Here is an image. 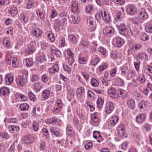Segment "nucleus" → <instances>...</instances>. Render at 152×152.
Segmentation results:
<instances>
[{
    "label": "nucleus",
    "instance_id": "1",
    "mask_svg": "<svg viewBox=\"0 0 152 152\" xmlns=\"http://www.w3.org/2000/svg\"><path fill=\"white\" fill-rule=\"evenodd\" d=\"M21 75H18L16 78L15 81L18 86H23L26 82L28 73L27 71L23 70L21 71Z\"/></svg>",
    "mask_w": 152,
    "mask_h": 152
},
{
    "label": "nucleus",
    "instance_id": "2",
    "mask_svg": "<svg viewBox=\"0 0 152 152\" xmlns=\"http://www.w3.org/2000/svg\"><path fill=\"white\" fill-rule=\"evenodd\" d=\"M119 33L122 35L128 36H131L133 35V33L131 29L127 28H126L125 25L123 23H121L119 27Z\"/></svg>",
    "mask_w": 152,
    "mask_h": 152
},
{
    "label": "nucleus",
    "instance_id": "3",
    "mask_svg": "<svg viewBox=\"0 0 152 152\" xmlns=\"http://www.w3.org/2000/svg\"><path fill=\"white\" fill-rule=\"evenodd\" d=\"M87 22L89 25V27L91 30L92 31L95 30L96 27V20L94 18L91 17L88 18Z\"/></svg>",
    "mask_w": 152,
    "mask_h": 152
},
{
    "label": "nucleus",
    "instance_id": "4",
    "mask_svg": "<svg viewBox=\"0 0 152 152\" xmlns=\"http://www.w3.org/2000/svg\"><path fill=\"white\" fill-rule=\"evenodd\" d=\"M104 34L107 36H111L114 33L115 30L112 27L108 26L106 27L103 30Z\"/></svg>",
    "mask_w": 152,
    "mask_h": 152
},
{
    "label": "nucleus",
    "instance_id": "5",
    "mask_svg": "<svg viewBox=\"0 0 152 152\" xmlns=\"http://www.w3.org/2000/svg\"><path fill=\"white\" fill-rule=\"evenodd\" d=\"M137 8L133 5H129L127 6L126 12L130 15H134L137 12Z\"/></svg>",
    "mask_w": 152,
    "mask_h": 152
},
{
    "label": "nucleus",
    "instance_id": "6",
    "mask_svg": "<svg viewBox=\"0 0 152 152\" xmlns=\"http://www.w3.org/2000/svg\"><path fill=\"white\" fill-rule=\"evenodd\" d=\"M85 91L84 88L83 87H80L78 88L76 90V94L77 96V99L78 100H81L83 96L85 94Z\"/></svg>",
    "mask_w": 152,
    "mask_h": 152
},
{
    "label": "nucleus",
    "instance_id": "7",
    "mask_svg": "<svg viewBox=\"0 0 152 152\" xmlns=\"http://www.w3.org/2000/svg\"><path fill=\"white\" fill-rule=\"evenodd\" d=\"M108 94L110 97L113 98H116L118 96L115 89L112 87L108 89Z\"/></svg>",
    "mask_w": 152,
    "mask_h": 152
},
{
    "label": "nucleus",
    "instance_id": "8",
    "mask_svg": "<svg viewBox=\"0 0 152 152\" xmlns=\"http://www.w3.org/2000/svg\"><path fill=\"white\" fill-rule=\"evenodd\" d=\"M114 107L113 103L109 102L107 103L105 107V112L107 114L110 113L113 110Z\"/></svg>",
    "mask_w": 152,
    "mask_h": 152
},
{
    "label": "nucleus",
    "instance_id": "9",
    "mask_svg": "<svg viewBox=\"0 0 152 152\" xmlns=\"http://www.w3.org/2000/svg\"><path fill=\"white\" fill-rule=\"evenodd\" d=\"M120 70L121 74L124 76H128L130 74L129 70L127 66H123L120 67Z\"/></svg>",
    "mask_w": 152,
    "mask_h": 152
},
{
    "label": "nucleus",
    "instance_id": "10",
    "mask_svg": "<svg viewBox=\"0 0 152 152\" xmlns=\"http://www.w3.org/2000/svg\"><path fill=\"white\" fill-rule=\"evenodd\" d=\"M138 16L140 19H145L148 17V15L144 9H142L139 12Z\"/></svg>",
    "mask_w": 152,
    "mask_h": 152
},
{
    "label": "nucleus",
    "instance_id": "11",
    "mask_svg": "<svg viewBox=\"0 0 152 152\" xmlns=\"http://www.w3.org/2000/svg\"><path fill=\"white\" fill-rule=\"evenodd\" d=\"M137 57L140 60L146 61L148 60V56L145 53L140 52L137 54Z\"/></svg>",
    "mask_w": 152,
    "mask_h": 152
},
{
    "label": "nucleus",
    "instance_id": "12",
    "mask_svg": "<svg viewBox=\"0 0 152 152\" xmlns=\"http://www.w3.org/2000/svg\"><path fill=\"white\" fill-rule=\"evenodd\" d=\"M146 115L145 113H140L136 117V121L138 123L143 122L146 119Z\"/></svg>",
    "mask_w": 152,
    "mask_h": 152
},
{
    "label": "nucleus",
    "instance_id": "13",
    "mask_svg": "<svg viewBox=\"0 0 152 152\" xmlns=\"http://www.w3.org/2000/svg\"><path fill=\"white\" fill-rule=\"evenodd\" d=\"M13 81V76L10 74H7L5 77V83L6 85H10Z\"/></svg>",
    "mask_w": 152,
    "mask_h": 152
},
{
    "label": "nucleus",
    "instance_id": "14",
    "mask_svg": "<svg viewBox=\"0 0 152 152\" xmlns=\"http://www.w3.org/2000/svg\"><path fill=\"white\" fill-rule=\"evenodd\" d=\"M78 2L76 1H74L72 4L71 9L73 12L77 14L79 13Z\"/></svg>",
    "mask_w": 152,
    "mask_h": 152
},
{
    "label": "nucleus",
    "instance_id": "15",
    "mask_svg": "<svg viewBox=\"0 0 152 152\" xmlns=\"http://www.w3.org/2000/svg\"><path fill=\"white\" fill-rule=\"evenodd\" d=\"M11 132L15 133L18 132L20 129L19 126L15 125H10L8 127Z\"/></svg>",
    "mask_w": 152,
    "mask_h": 152
},
{
    "label": "nucleus",
    "instance_id": "16",
    "mask_svg": "<svg viewBox=\"0 0 152 152\" xmlns=\"http://www.w3.org/2000/svg\"><path fill=\"white\" fill-rule=\"evenodd\" d=\"M102 19L106 23H108L110 21V18L108 12L104 11L103 12Z\"/></svg>",
    "mask_w": 152,
    "mask_h": 152
},
{
    "label": "nucleus",
    "instance_id": "17",
    "mask_svg": "<svg viewBox=\"0 0 152 152\" xmlns=\"http://www.w3.org/2000/svg\"><path fill=\"white\" fill-rule=\"evenodd\" d=\"M10 93V90L8 88L3 87L0 89V95L3 96L7 95Z\"/></svg>",
    "mask_w": 152,
    "mask_h": 152
},
{
    "label": "nucleus",
    "instance_id": "18",
    "mask_svg": "<svg viewBox=\"0 0 152 152\" xmlns=\"http://www.w3.org/2000/svg\"><path fill=\"white\" fill-rule=\"evenodd\" d=\"M115 39L116 45L118 47H121L124 43V39L120 37H116Z\"/></svg>",
    "mask_w": 152,
    "mask_h": 152
},
{
    "label": "nucleus",
    "instance_id": "19",
    "mask_svg": "<svg viewBox=\"0 0 152 152\" xmlns=\"http://www.w3.org/2000/svg\"><path fill=\"white\" fill-rule=\"evenodd\" d=\"M60 20L59 19H56L54 23V28L56 31H58L60 30V27L61 26V24Z\"/></svg>",
    "mask_w": 152,
    "mask_h": 152
},
{
    "label": "nucleus",
    "instance_id": "20",
    "mask_svg": "<svg viewBox=\"0 0 152 152\" xmlns=\"http://www.w3.org/2000/svg\"><path fill=\"white\" fill-rule=\"evenodd\" d=\"M41 30L37 28L33 29V34L36 37H39L41 36L42 34Z\"/></svg>",
    "mask_w": 152,
    "mask_h": 152
},
{
    "label": "nucleus",
    "instance_id": "21",
    "mask_svg": "<svg viewBox=\"0 0 152 152\" xmlns=\"http://www.w3.org/2000/svg\"><path fill=\"white\" fill-rule=\"evenodd\" d=\"M127 104L129 107L132 109H134L135 107V102L133 99H129L127 100Z\"/></svg>",
    "mask_w": 152,
    "mask_h": 152
},
{
    "label": "nucleus",
    "instance_id": "22",
    "mask_svg": "<svg viewBox=\"0 0 152 152\" xmlns=\"http://www.w3.org/2000/svg\"><path fill=\"white\" fill-rule=\"evenodd\" d=\"M42 96L45 99H48L50 96V91L47 89L44 90L42 92Z\"/></svg>",
    "mask_w": 152,
    "mask_h": 152
},
{
    "label": "nucleus",
    "instance_id": "23",
    "mask_svg": "<svg viewBox=\"0 0 152 152\" xmlns=\"http://www.w3.org/2000/svg\"><path fill=\"white\" fill-rule=\"evenodd\" d=\"M59 70V66L57 64H55L53 66L50 68L49 70V72L52 74H54L56 72H58Z\"/></svg>",
    "mask_w": 152,
    "mask_h": 152
},
{
    "label": "nucleus",
    "instance_id": "24",
    "mask_svg": "<svg viewBox=\"0 0 152 152\" xmlns=\"http://www.w3.org/2000/svg\"><path fill=\"white\" fill-rule=\"evenodd\" d=\"M115 82L116 85L119 86H122L124 84L123 80L118 77H117L115 79Z\"/></svg>",
    "mask_w": 152,
    "mask_h": 152
},
{
    "label": "nucleus",
    "instance_id": "25",
    "mask_svg": "<svg viewBox=\"0 0 152 152\" xmlns=\"http://www.w3.org/2000/svg\"><path fill=\"white\" fill-rule=\"evenodd\" d=\"M91 85L94 87H97L99 86L98 81L94 78H92L90 80Z\"/></svg>",
    "mask_w": 152,
    "mask_h": 152
},
{
    "label": "nucleus",
    "instance_id": "26",
    "mask_svg": "<svg viewBox=\"0 0 152 152\" xmlns=\"http://www.w3.org/2000/svg\"><path fill=\"white\" fill-rule=\"evenodd\" d=\"M104 103L103 99L99 97L96 102L97 106L98 108H101L102 107Z\"/></svg>",
    "mask_w": 152,
    "mask_h": 152
},
{
    "label": "nucleus",
    "instance_id": "27",
    "mask_svg": "<svg viewBox=\"0 0 152 152\" xmlns=\"http://www.w3.org/2000/svg\"><path fill=\"white\" fill-rule=\"evenodd\" d=\"M118 120V116L116 115L113 116L110 120V124L111 125L114 126L117 122Z\"/></svg>",
    "mask_w": 152,
    "mask_h": 152
},
{
    "label": "nucleus",
    "instance_id": "28",
    "mask_svg": "<svg viewBox=\"0 0 152 152\" xmlns=\"http://www.w3.org/2000/svg\"><path fill=\"white\" fill-rule=\"evenodd\" d=\"M24 142L26 144L31 143L33 142V139L31 135L25 137L24 138Z\"/></svg>",
    "mask_w": 152,
    "mask_h": 152
},
{
    "label": "nucleus",
    "instance_id": "29",
    "mask_svg": "<svg viewBox=\"0 0 152 152\" xmlns=\"http://www.w3.org/2000/svg\"><path fill=\"white\" fill-rule=\"evenodd\" d=\"M118 132L120 133V135L123 136L125 134L124 126L123 125H119L117 128Z\"/></svg>",
    "mask_w": 152,
    "mask_h": 152
},
{
    "label": "nucleus",
    "instance_id": "30",
    "mask_svg": "<svg viewBox=\"0 0 152 152\" xmlns=\"http://www.w3.org/2000/svg\"><path fill=\"white\" fill-rule=\"evenodd\" d=\"M142 47V45L140 44H136L134 45L130 49L131 51H134L136 50H140Z\"/></svg>",
    "mask_w": 152,
    "mask_h": 152
},
{
    "label": "nucleus",
    "instance_id": "31",
    "mask_svg": "<svg viewBox=\"0 0 152 152\" xmlns=\"http://www.w3.org/2000/svg\"><path fill=\"white\" fill-rule=\"evenodd\" d=\"M20 109L22 111H26L29 108V105L27 103L21 104L20 106Z\"/></svg>",
    "mask_w": 152,
    "mask_h": 152
},
{
    "label": "nucleus",
    "instance_id": "32",
    "mask_svg": "<svg viewBox=\"0 0 152 152\" xmlns=\"http://www.w3.org/2000/svg\"><path fill=\"white\" fill-rule=\"evenodd\" d=\"M42 83L39 82L36 83L34 85V87L37 91H39L42 88Z\"/></svg>",
    "mask_w": 152,
    "mask_h": 152
},
{
    "label": "nucleus",
    "instance_id": "33",
    "mask_svg": "<svg viewBox=\"0 0 152 152\" xmlns=\"http://www.w3.org/2000/svg\"><path fill=\"white\" fill-rule=\"evenodd\" d=\"M88 95L91 101H93L95 99V96L94 93L91 91H88Z\"/></svg>",
    "mask_w": 152,
    "mask_h": 152
},
{
    "label": "nucleus",
    "instance_id": "34",
    "mask_svg": "<svg viewBox=\"0 0 152 152\" xmlns=\"http://www.w3.org/2000/svg\"><path fill=\"white\" fill-rule=\"evenodd\" d=\"M94 59L91 61V63L92 65H96L99 61L100 59L97 56H94Z\"/></svg>",
    "mask_w": 152,
    "mask_h": 152
},
{
    "label": "nucleus",
    "instance_id": "35",
    "mask_svg": "<svg viewBox=\"0 0 152 152\" xmlns=\"http://www.w3.org/2000/svg\"><path fill=\"white\" fill-rule=\"evenodd\" d=\"M20 18L21 20H23L25 23H27L28 22L29 18L28 17L24 14H22L20 15Z\"/></svg>",
    "mask_w": 152,
    "mask_h": 152
},
{
    "label": "nucleus",
    "instance_id": "36",
    "mask_svg": "<svg viewBox=\"0 0 152 152\" xmlns=\"http://www.w3.org/2000/svg\"><path fill=\"white\" fill-rule=\"evenodd\" d=\"M12 66L13 68H16L18 65V59L16 57H14L12 60Z\"/></svg>",
    "mask_w": 152,
    "mask_h": 152
},
{
    "label": "nucleus",
    "instance_id": "37",
    "mask_svg": "<svg viewBox=\"0 0 152 152\" xmlns=\"http://www.w3.org/2000/svg\"><path fill=\"white\" fill-rule=\"evenodd\" d=\"M24 63L25 64L27 67H29L32 66L33 62L31 61L29 59L27 58L24 61Z\"/></svg>",
    "mask_w": 152,
    "mask_h": 152
},
{
    "label": "nucleus",
    "instance_id": "38",
    "mask_svg": "<svg viewBox=\"0 0 152 152\" xmlns=\"http://www.w3.org/2000/svg\"><path fill=\"white\" fill-rule=\"evenodd\" d=\"M140 38L141 40L143 41H146L149 39V36L145 33H142L140 36Z\"/></svg>",
    "mask_w": 152,
    "mask_h": 152
},
{
    "label": "nucleus",
    "instance_id": "39",
    "mask_svg": "<svg viewBox=\"0 0 152 152\" xmlns=\"http://www.w3.org/2000/svg\"><path fill=\"white\" fill-rule=\"evenodd\" d=\"M122 18L121 16V13L120 12H118L114 19V20L116 22L120 21Z\"/></svg>",
    "mask_w": 152,
    "mask_h": 152
},
{
    "label": "nucleus",
    "instance_id": "40",
    "mask_svg": "<svg viewBox=\"0 0 152 152\" xmlns=\"http://www.w3.org/2000/svg\"><path fill=\"white\" fill-rule=\"evenodd\" d=\"M69 40L74 44H76L77 40L76 37L73 35H70L68 37Z\"/></svg>",
    "mask_w": 152,
    "mask_h": 152
},
{
    "label": "nucleus",
    "instance_id": "41",
    "mask_svg": "<svg viewBox=\"0 0 152 152\" xmlns=\"http://www.w3.org/2000/svg\"><path fill=\"white\" fill-rule=\"evenodd\" d=\"M119 94L121 97L124 98L127 95V92L125 90L121 89L119 90Z\"/></svg>",
    "mask_w": 152,
    "mask_h": 152
},
{
    "label": "nucleus",
    "instance_id": "42",
    "mask_svg": "<svg viewBox=\"0 0 152 152\" xmlns=\"http://www.w3.org/2000/svg\"><path fill=\"white\" fill-rule=\"evenodd\" d=\"M39 123L37 121H34L33 122L32 126L33 129L34 131H37L39 129Z\"/></svg>",
    "mask_w": 152,
    "mask_h": 152
},
{
    "label": "nucleus",
    "instance_id": "43",
    "mask_svg": "<svg viewBox=\"0 0 152 152\" xmlns=\"http://www.w3.org/2000/svg\"><path fill=\"white\" fill-rule=\"evenodd\" d=\"M147 102L144 101H141L139 104V107L140 110L143 109H145L146 107V104Z\"/></svg>",
    "mask_w": 152,
    "mask_h": 152
},
{
    "label": "nucleus",
    "instance_id": "44",
    "mask_svg": "<svg viewBox=\"0 0 152 152\" xmlns=\"http://www.w3.org/2000/svg\"><path fill=\"white\" fill-rule=\"evenodd\" d=\"M100 132L99 131H94L93 132V137L95 138H101L102 139V137L100 135Z\"/></svg>",
    "mask_w": 152,
    "mask_h": 152
},
{
    "label": "nucleus",
    "instance_id": "45",
    "mask_svg": "<svg viewBox=\"0 0 152 152\" xmlns=\"http://www.w3.org/2000/svg\"><path fill=\"white\" fill-rule=\"evenodd\" d=\"M117 71V68L115 67L113 68L110 71V74L111 77H113L115 76Z\"/></svg>",
    "mask_w": 152,
    "mask_h": 152
},
{
    "label": "nucleus",
    "instance_id": "46",
    "mask_svg": "<svg viewBox=\"0 0 152 152\" xmlns=\"http://www.w3.org/2000/svg\"><path fill=\"white\" fill-rule=\"evenodd\" d=\"M28 95L29 99L31 100L34 101L36 100V97L35 96L32 92H28Z\"/></svg>",
    "mask_w": 152,
    "mask_h": 152
},
{
    "label": "nucleus",
    "instance_id": "47",
    "mask_svg": "<svg viewBox=\"0 0 152 152\" xmlns=\"http://www.w3.org/2000/svg\"><path fill=\"white\" fill-rule=\"evenodd\" d=\"M10 13L13 14V16L15 15L18 13L17 8L15 7H12L9 10Z\"/></svg>",
    "mask_w": 152,
    "mask_h": 152
},
{
    "label": "nucleus",
    "instance_id": "48",
    "mask_svg": "<svg viewBox=\"0 0 152 152\" xmlns=\"http://www.w3.org/2000/svg\"><path fill=\"white\" fill-rule=\"evenodd\" d=\"M81 75L86 81H88L89 80L90 76L89 74L86 72H81Z\"/></svg>",
    "mask_w": 152,
    "mask_h": 152
},
{
    "label": "nucleus",
    "instance_id": "49",
    "mask_svg": "<svg viewBox=\"0 0 152 152\" xmlns=\"http://www.w3.org/2000/svg\"><path fill=\"white\" fill-rule=\"evenodd\" d=\"M38 61L41 62H43L45 61L46 58H45V55L43 54L39 56L37 58Z\"/></svg>",
    "mask_w": 152,
    "mask_h": 152
},
{
    "label": "nucleus",
    "instance_id": "50",
    "mask_svg": "<svg viewBox=\"0 0 152 152\" xmlns=\"http://www.w3.org/2000/svg\"><path fill=\"white\" fill-rule=\"evenodd\" d=\"M78 61L79 63L82 64H86L87 62L86 58L82 57H79Z\"/></svg>",
    "mask_w": 152,
    "mask_h": 152
},
{
    "label": "nucleus",
    "instance_id": "51",
    "mask_svg": "<svg viewBox=\"0 0 152 152\" xmlns=\"http://www.w3.org/2000/svg\"><path fill=\"white\" fill-rule=\"evenodd\" d=\"M134 64L136 70L138 71L140 69V61L139 60H137L134 62Z\"/></svg>",
    "mask_w": 152,
    "mask_h": 152
},
{
    "label": "nucleus",
    "instance_id": "52",
    "mask_svg": "<svg viewBox=\"0 0 152 152\" xmlns=\"http://www.w3.org/2000/svg\"><path fill=\"white\" fill-rule=\"evenodd\" d=\"M50 131L52 133L56 136H58L60 134L59 131L55 130L53 127H51L50 128Z\"/></svg>",
    "mask_w": 152,
    "mask_h": 152
},
{
    "label": "nucleus",
    "instance_id": "53",
    "mask_svg": "<svg viewBox=\"0 0 152 152\" xmlns=\"http://www.w3.org/2000/svg\"><path fill=\"white\" fill-rule=\"evenodd\" d=\"M3 44L4 47L7 48L10 45V40L9 39H5L3 41Z\"/></svg>",
    "mask_w": 152,
    "mask_h": 152
},
{
    "label": "nucleus",
    "instance_id": "54",
    "mask_svg": "<svg viewBox=\"0 0 152 152\" xmlns=\"http://www.w3.org/2000/svg\"><path fill=\"white\" fill-rule=\"evenodd\" d=\"M48 75L46 74L43 75L41 76V80L44 83H46L48 80Z\"/></svg>",
    "mask_w": 152,
    "mask_h": 152
},
{
    "label": "nucleus",
    "instance_id": "55",
    "mask_svg": "<svg viewBox=\"0 0 152 152\" xmlns=\"http://www.w3.org/2000/svg\"><path fill=\"white\" fill-rule=\"evenodd\" d=\"M48 39L52 42L54 41L55 38L54 34L51 32H50L48 35Z\"/></svg>",
    "mask_w": 152,
    "mask_h": 152
},
{
    "label": "nucleus",
    "instance_id": "56",
    "mask_svg": "<svg viewBox=\"0 0 152 152\" xmlns=\"http://www.w3.org/2000/svg\"><path fill=\"white\" fill-rule=\"evenodd\" d=\"M37 13V14H38V13H39V15H38V16L40 18L42 19L44 18L45 13L44 11L42 10V11H40L38 10Z\"/></svg>",
    "mask_w": 152,
    "mask_h": 152
},
{
    "label": "nucleus",
    "instance_id": "57",
    "mask_svg": "<svg viewBox=\"0 0 152 152\" xmlns=\"http://www.w3.org/2000/svg\"><path fill=\"white\" fill-rule=\"evenodd\" d=\"M91 118L94 122H97L99 121V118L96 116V113H94L91 116Z\"/></svg>",
    "mask_w": 152,
    "mask_h": 152
},
{
    "label": "nucleus",
    "instance_id": "58",
    "mask_svg": "<svg viewBox=\"0 0 152 152\" xmlns=\"http://www.w3.org/2000/svg\"><path fill=\"white\" fill-rule=\"evenodd\" d=\"M145 29L146 31L148 33H152V24L145 26Z\"/></svg>",
    "mask_w": 152,
    "mask_h": 152
},
{
    "label": "nucleus",
    "instance_id": "59",
    "mask_svg": "<svg viewBox=\"0 0 152 152\" xmlns=\"http://www.w3.org/2000/svg\"><path fill=\"white\" fill-rule=\"evenodd\" d=\"M93 7L92 5L91 4L87 6L86 9V12L88 13H91Z\"/></svg>",
    "mask_w": 152,
    "mask_h": 152
},
{
    "label": "nucleus",
    "instance_id": "60",
    "mask_svg": "<svg viewBox=\"0 0 152 152\" xmlns=\"http://www.w3.org/2000/svg\"><path fill=\"white\" fill-rule=\"evenodd\" d=\"M140 19L138 16L137 17H134L132 18V21L134 24H138L139 23Z\"/></svg>",
    "mask_w": 152,
    "mask_h": 152
},
{
    "label": "nucleus",
    "instance_id": "61",
    "mask_svg": "<svg viewBox=\"0 0 152 152\" xmlns=\"http://www.w3.org/2000/svg\"><path fill=\"white\" fill-rule=\"evenodd\" d=\"M66 52L68 57H74V55L70 49H68Z\"/></svg>",
    "mask_w": 152,
    "mask_h": 152
},
{
    "label": "nucleus",
    "instance_id": "62",
    "mask_svg": "<svg viewBox=\"0 0 152 152\" xmlns=\"http://www.w3.org/2000/svg\"><path fill=\"white\" fill-rule=\"evenodd\" d=\"M57 15V12L55 10H52L51 14L50 15V17L51 18H53Z\"/></svg>",
    "mask_w": 152,
    "mask_h": 152
},
{
    "label": "nucleus",
    "instance_id": "63",
    "mask_svg": "<svg viewBox=\"0 0 152 152\" xmlns=\"http://www.w3.org/2000/svg\"><path fill=\"white\" fill-rule=\"evenodd\" d=\"M35 46L36 43L34 41H31L29 44L28 47L31 48V49H32L33 50H34L35 51L36 50Z\"/></svg>",
    "mask_w": 152,
    "mask_h": 152
},
{
    "label": "nucleus",
    "instance_id": "64",
    "mask_svg": "<svg viewBox=\"0 0 152 152\" xmlns=\"http://www.w3.org/2000/svg\"><path fill=\"white\" fill-rule=\"evenodd\" d=\"M72 21L75 24L77 23L79 21V19H78L77 15L75 16H72Z\"/></svg>",
    "mask_w": 152,
    "mask_h": 152
}]
</instances>
